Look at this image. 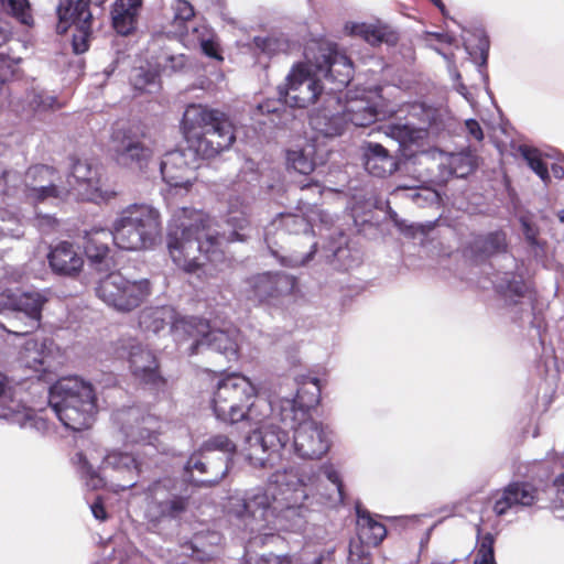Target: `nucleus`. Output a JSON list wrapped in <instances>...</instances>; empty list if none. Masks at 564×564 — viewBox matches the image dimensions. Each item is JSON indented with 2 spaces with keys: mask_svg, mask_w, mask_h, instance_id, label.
<instances>
[{
  "mask_svg": "<svg viewBox=\"0 0 564 564\" xmlns=\"http://www.w3.org/2000/svg\"><path fill=\"white\" fill-rule=\"evenodd\" d=\"M254 46L263 54L273 56L285 51L286 44L282 40L273 36H256L253 39Z\"/></svg>",
  "mask_w": 564,
  "mask_h": 564,
  "instance_id": "603ef678",
  "label": "nucleus"
},
{
  "mask_svg": "<svg viewBox=\"0 0 564 564\" xmlns=\"http://www.w3.org/2000/svg\"><path fill=\"white\" fill-rule=\"evenodd\" d=\"M200 449L209 455H215L216 451L232 455L236 453L237 446L227 435L217 434L205 441Z\"/></svg>",
  "mask_w": 564,
  "mask_h": 564,
  "instance_id": "09e8293b",
  "label": "nucleus"
},
{
  "mask_svg": "<svg viewBox=\"0 0 564 564\" xmlns=\"http://www.w3.org/2000/svg\"><path fill=\"white\" fill-rule=\"evenodd\" d=\"M172 486L170 478L159 479L149 486L147 518L150 522L176 519L187 510L189 498L171 492Z\"/></svg>",
  "mask_w": 564,
  "mask_h": 564,
  "instance_id": "f3484780",
  "label": "nucleus"
},
{
  "mask_svg": "<svg viewBox=\"0 0 564 564\" xmlns=\"http://www.w3.org/2000/svg\"><path fill=\"white\" fill-rule=\"evenodd\" d=\"M246 564H272L271 553L268 555L250 557L246 561Z\"/></svg>",
  "mask_w": 564,
  "mask_h": 564,
  "instance_id": "774afa93",
  "label": "nucleus"
},
{
  "mask_svg": "<svg viewBox=\"0 0 564 564\" xmlns=\"http://www.w3.org/2000/svg\"><path fill=\"white\" fill-rule=\"evenodd\" d=\"M228 457L209 455L199 448L185 465L187 480L197 486H215L228 474Z\"/></svg>",
  "mask_w": 564,
  "mask_h": 564,
  "instance_id": "412c9836",
  "label": "nucleus"
},
{
  "mask_svg": "<svg viewBox=\"0 0 564 564\" xmlns=\"http://www.w3.org/2000/svg\"><path fill=\"white\" fill-rule=\"evenodd\" d=\"M159 75L144 67L134 68L130 75V83L139 93H151L152 87L158 86Z\"/></svg>",
  "mask_w": 564,
  "mask_h": 564,
  "instance_id": "49530a36",
  "label": "nucleus"
},
{
  "mask_svg": "<svg viewBox=\"0 0 564 564\" xmlns=\"http://www.w3.org/2000/svg\"><path fill=\"white\" fill-rule=\"evenodd\" d=\"M468 135L480 142L484 140V131L479 122L475 119H468L465 122Z\"/></svg>",
  "mask_w": 564,
  "mask_h": 564,
  "instance_id": "052dcab7",
  "label": "nucleus"
},
{
  "mask_svg": "<svg viewBox=\"0 0 564 564\" xmlns=\"http://www.w3.org/2000/svg\"><path fill=\"white\" fill-rule=\"evenodd\" d=\"M175 228L167 235L173 262L188 274L208 273V264L225 260L223 237L207 232L209 217L202 210L181 208L174 214Z\"/></svg>",
  "mask_w": 564,
  "mask_h": 564,
  "instance_id": "f257e3e1",
  "label": "nucleus"
},
{
  "mask_svg": "<svg viewBox=\"0 0 564 564\" xmlns=\"http://www.w3.org/2000/svg\"><path fill=\"white\" fill-rule=\"evenodd\" d=\"M555 496L551 501L553 511H564V473L557 475L553 480Z\"/></svg>",
  "mask_w": 564,
  "mask_h": 564,
  "instance_id": "864d4df0",
  "label": "nucleus"
},
{
  "mask_svg": "<svg viewBox=\"0 0 564 564\" xmlns=\"http://www.w3.org/2000/svg\"><path fill=\"white\" fill-rule=\"evenodd\" d=\"M83 474L87 486L94 490L109 487L123 491L137 485L140 465L131 454L112 452L105 457L98 470L84 459Z\"/></svg>",
  "mask_w": 564,
  "mask_h": 564,
  "instance_id": "9d476101",
  "label": "nucleus"
},
{
  "mask_svg": "<svg viewBox=\"0 0 564 564\" xmlns=\"http://www.w3.org/2000/svg\"><path fill=\"white\" fill-rule=\"evenodd\" d=\"M45 299L39 293H23L15 301L17 311L24 313L30 318V327L17 334H29L40 326L42 310Z\"/></svg>",
  "mask_w": 564,
  "mask_h": 564,
  "instance_id": "c9c22d12",
  "label": "nucleus"
},
{
  "mask_svg": "<svg viewBox=\"0 0 564 564\" xmlns=\"http://www.w3.org/2000/svg\"><path fill=\"white\" fill-rule=\"evenodd\" d=\"M116 245L115 228L112 230L105 228H93L86 231L84 236V251L91 264L97 270H108L112 267L113 260L110 257V243Z\"/></svg>",
  "mask_w": 564,
  "mask_h": 564,
  "instance_id": "5701e85b",
  "label": "nucleus"
},
{
  "mask_svg": "<svg viewBox=\"0 0 564 564\" xmlns=\"http://www.w3.org/2000/svg\"><path fill=\"white\" fill-rule=\"evenodd\" d=\"M257 394V388L247 377L229 373L217 383L212 405L217 420L226 424L242 422V410Z\"/></svg>",
  "mask_w": 564,
  "mask_h": 564,
  "instance_id": "f8f14e48",
  "label": "nucleus"
},
{
  "mask_svg": "<svg viewBox=\"0 0 564 564\" xmlns=\"http://www.w3.org/2000/svg\"><path fill=\"white\" fill-rule=\"evenodd\" d=\"M91 512L94 517L100 521L107 519L108 514L101 498L98 497L96 501L91 505Z\"/></svg>",
  "mask_w": 564,
  "mask_h": 564,
  "instance_id": "e2e57ef3",
  "label": "nucleus"
},
{
  "mask_svg": "<svg viewBox=\"0 0 564 564\" xmlns=\"http://www.w3.org/2000/svg\"><path fill=\"white\" fill-rule=\"evenodd\" d=\"M51 352L44 343L26 340L19 354V361L28 369L40 375L46 373L51 368Z\"/></svg>",
  "mask_w": 564,
  "mask_h": 564,
  "instance_id": "473e14b6",
  "label": "nucleus"
},
{
  "mask_svg": "<svg viewBox=\"0 0 564 564\" xmlns=\"http://www.w3.org/2000/svg\"><path fill=\"white\" fill-rule=\"evenodd\" d=\"M364 150V165L366 171L376 177H386L399 167L397 159L380 143L366 142Z\"/></svg>",
  "mask_w": 564,
  "mask_h": 564,
  "instance_id": "c85d7f7f",
  "label": "nucleus"
},
{
  "mask_svg": "<svg viewBox=\"0 0 564 564\" xmlns=\"http://www.w3.org/2000/svg\"><path fill=\"white\" fill-rule=\"evenodd\" d=\"M288 161L296 172L304 175L311 174L316 166L314 155L306 153L305 150L290 151Z\"/></svg>",
  "mask_w": 564,
  "mask_h": 564,
  "instance_id": "8fccbe9b",
  "label": "nucleus"
},
{
  "mask_svg": "<svg viewBox=\"0 0 564 564\" xmlns=\"http://www.w3.org/2000/svg\"><path fill=\"white\" fill-rule=\"evenodd\" d=\"M69 177L78 185H86L87 188H96L98 183L97 171L86 160L74 161Z\"/></svg>",
  "mask_w": 564,
  "mask_h": 564,
  "instance_id": "a18cd8bd",
  "label": "nucleus"
},
{
  "mask_svg": "<svg viewBox=\"0 0 564 564\" xmlns=\"http://www.w3.org/2000/svg\"><path fill=\"white\" fill-rule=\"evenodd\" d=\"M333 435L334 432L329 429L328 425H323L322 423H319V457L328 453V451L330 449L333 444Z\"/></svg>",
  "mask_w": 564,
  "mask_h": 564,
  "instance_id": "13d9d810",
  "label": "nucleus"
},
{
  "mask_svg": "<svg viewBox=\"0 0 564 564\" xmlns=\"http://www.w3.org/2000/svg\"><path fill=\"white\" fill-rule=\"evenodd\" d=\"M142 3V0H115L110 14L118 34L127 36L135 31Z\"/></svg>",
  "mask_w": 564,
  "mask_h": 564,
  "instance_id": "c756f323",
  "label": "nucleus"
},
{
  "mask_svg": "<svg viewBox=\"0 0 564 564\" xmlns=\"http://www.w3.org/2000/svg\"><path fill=\"white\" fill-rule=\"evenodd\" d=\"M174 311L169 306L145 307L139 314V326L144 332L159 334L167 325L172 326Z\"/></svg>",
  "mask_w": 564,
  "mask_h": 564,
  "instance_id": "f704fd0d",
  "label": "nucleus"
},
{
  "mask_svg": "<svg viewBox=\"0 0 564 564\" xmlns=\"http://www.w3.org/2000/svg\"><path fill=\"white\" fill-rule=\"evenodd\" d=\"M449 166L457 177H466L476 170L477 158L470 152L458 153L452 155Z\"/></svg>",
  "mask_w": 564,
  "mask_h": 564,
  "instance_id": "de8ad7c7",
  "label": "nucleus"
},
{
  "mask_svg": "<svg viewBox=\"0 0 564 564\" xmlns=\"http://www.w3.org/2000/svg\"><path fill=\"white\" fill-rule=\"evenodd\" d=\"M474 564H497L495 553L476 552Z\"/></svg>",
  "mask_w": 564,
  "mask_h": 564,
  "instance_id": "69168bd1",
  "label": "nucleus"
},
{
  "mask_svg": "<svg viewBox=\"0 0 564 564\" xmlns=\"http://www.w3.org/2000/svg\"><path fill=\"white\" fill-rule=\"evenodd\" d=\"M294 429V447L297 454L303 458H312L315 454V442L308 436V431L313 429V423H300Z\"/></svg>",
  "mask_w": 564,
  "mask_h": 564,
  "instance_id": "c03bdc74",
  "label": "nucleus"
},
{
  "mask_svg": "<svg viewBox=\"0 0 564 564\" xmlns=\"http://www.w3.org/2000/svg\"><path fill=\"white\" fill-rule=\"evenodd\" d=\"M539 500V488L527 480H513L496 494L492 511L497 517L506 516L511 509L533 507Z\"/></svg>",
  "mask_w": 564,
  "mask_h": 564,
  "instance_id": "4be33fe9",
  "label": "nucleus"
},
{
  "mask_svg": "<svg viewBox=\"0 0 564 564\" xmlns=\"http://www.w3.org/2000/svg\"><path fill=\"white\" fill-rule=\"evenodd\" d=\"M319 55V75H323L319 77V105L328 102L339 109V94H343L352 78V62L338 44L321 39Z\"/></svg>",
  "mask_w": 564,
  "mask_h": 564,
  "instance_id": "1a4fd4ad",
  "label": "nucleus"
},
{
  "mask_svg": "<svg viewBox=\"0 0 564 564\" xmlns=\"http://www.w3.org/2000/svg\"><path fill=\"white\" fill-rule=\"evenodd\" d=\"M107 0H59L56 8V32L66 34L74 26L72 47L75 54L89 50L93 39L94 15L90 7L102 8Z\"/></svg>",
  "mask_w": 564,
  "mask_h": 564,
  "instance_id": "ddd939ff",
  "label": "nucleus"
},
{
  "mask_svg": "<svg viewBox=\"0 0 564 564\" xmlns=\"http://www.w3.org/2000/svg\"><path fill=\"white\" fill-rule=\"evenodd\" d=\"M147 139L145 128L139 124L116 129L109 139L108 156L121 169L144 171L153 156Z\"/></svg>",
  "mask_w": 564,
  "mask_h": 564,
  "instance_id": "9b49d317",
  "label": "nucleus"
},
{
  "mask_svg": "<svg viewBox=\"0 0 564 564\" xmlns=\"http://www.w3.org/2000/svg\"><path fill=\"white\" fill-rule=\"evenodd\" d=\"M13 387L10 379L0 372V399L12 398Z\"/></svg>",
  "mask_w": 564,
  "mask_h": 564,
  "instance_id": "680f3d73",
  "label": "nucleus"
},
{
  "mask_svg": "<svg viewBox=\"0 0 564 564\" xmlns=\"http://www.w3.org/2000/svg\"><path fill=\"white\" fill-rule=\"evenodd\" d=\"M243 292L258 305H276L299 292L297 279L282 271L257 273L245 280Z\"/></svg>",
  "mask_w": 564,
  "mask_h": 564,
  "instance_id": "dca6fc26",
  "label": "nucleus"
},
{
  "mask_svg": "<svg viewBox=\"0 0 564 564\" xmlns=\"http://www.w3.org/2000/svg\"><path fill=\"white\" fill-rule=\"evenodd\" d=\"M181 129L188 149L202 159H214L236 141L235 127L227 113L199 104L186 107Z\"/></svg>",
  "mask_w": 564,
  "mask_h": 564,
  "instance_id": "f03ea898",
  "label": "nucleus"
},
{
  "mask_svg": "<svg viewBox=\"0 0 564 564\" xmlns=\"http://www.w3.org/2000/svg\"><path fill=\"white\" fill-rule=\"evenodd\" d=\"M322 471L329 482V488L325 492L319 491V502L329 507L344 505L346 494L341 476L332 465L322 467Z\"/></svg>",
  "mask_w": 564,
  "mask_h": 564,
  "instance_id": "e433bc0d",
  "label": "nucleus"
},
{
  "mask_svg": "<svg viewBox=\"0 0 564 564\" xmlns=\"http://www.w3.org/2000/svg\"><path fill=\"white\" fill-rule=\"evenodd\" d=\"M200 48H202V52L210 58H215L217 61L224 59L221 52H220L219 43L215 40L214 36H212L209 39H203L200 41Z\"/></svg>",
  "mask_w": 564,
  "mask_h": 564,
  "instance_id": "6e6d98bb",
  "label": "nucleus"
},
{
  "mask_svg": "<svg viewBox=\"0 0 564 564\" xmlns=\"http://www.w3.org/2000/svg\"><path fill=\"white\" fill-rule=\"evenodd\" d=\"M47 261L52 272L61 276L77 278L84 268L83 257L68 241H62L52 247Z\"/></svg>",
  "mask_w": 564,
  "mask_h": 564,
  "instance_id": "a878e982",
  "label": "nucleus"
},
{
  "mask_svg": "<svg viewBox=\"0 0 564 564\" xmlns=\"http://www.w3.org/2000/svg\"><path fill=\"white\" fill-rule=\"evenodd\" d=\"M519 152L525 160L529 167L545 183L551 182V176L546 163L543 161L540 150L529 145H520Z\"/></svg>",
  "mask_w": 564,
  "mask_h": 564,
  "instance_id": "79ce46f5",
  "label": "nucleus"
},
{
  "mask_svg": "<svg viewBox=\"0 0 564 564\" xmlns=\"http://www.w3.org/2000/svg\"><path fill=\"white\" fill-rule=\"evenodd\" d=\"M357 514V535L360 542L367 546H377L387 536V528L383 523L377 521L371 513L361 508L356 507Z\"/></svg>",
  "mask_w": 564,
  "mask_h": 564,
  "instance_id": "2f4dec72",
  "label": "nucleus"
},
{
  "mask_svg": "<svg viewBox=\"0 0 564 564\" xmlns=\"http://www.w3.org/2000/svg\"><path fill=\"white\" fill-rule=\"evenodd\" d=\"M496 291L512 304H518L529 291V286L521 274L505 273L496 283Z\"/></svg>",
  "mask_w": 564,
  "mask_h": 564,
  "instance_id": "4c0bfd02",
  "label": "nucleus"
},
{
  "mask_svg": "<svg viewBox=\"0 0 564 564\" xmlns=\"http://www.w3.org/2000/svg\"><path fill=\"white\" fill-rule=\"evenodd\" d=\"M242 422L248 423L250 427L262 426L272 414L271 403L257 395L252 398L242 410Z\"/></svg>",
  "mask_w": 564,
  "mask_h": 564,
  "instance_id": "58836bf2",
  "label": "nucleus"
},
{
  "mask_svg": "<svg viewBox=\"0 0 564 564\" xmlns=\"http://www.w3.org/2000/svg\"><path fill=\"white\" fill-rule=\"evenodd\" d=\"M289 433L273 424L259 429L258 445L264 457H257L262 467L273 468L281 464L283 452L289 443Z\"/></svg>",
  "mask_w": 564,
  "mask_h": 564,
  "instance_id": "393cba45",
  "label": "nucleus"
},
{
  "mask_svg": "<svg viewBox=\"0 0 564 564\" xmlns=\"http://www.w3.org/2000/svg\"><path fill=\"white\" fill-rule=\"evenodd\" d=\"M226 223L232 228L229 240L245 241L247 239L245 230L249 227L250 221L246 206L240 209L230 207L226 216Z\"/></svg>",
  "mask_w": 564,
  "mask_h": 564,
  "instance_id": "ea45409f",
  "label": "nucleus"
},
{
  "mask_svg": "<svg viewBox=\"0 0 564 564\" xmlns=\"http://www.w3.org/2000/svg\"><path fill=\"white\" fill-rule=\"evenodd\" d=\"M50 405L62 424L73 431L90 429L98 411L93 384L79 377H64L50 389Z\"/></svg>",
  "mask_w": 564,
  "mask_h": 564,
  "instance_id": "20e7f679",
  "label": "nucleus"
},
{
  "mask_svg": "<svg viewBox=\"0 0 564 564\" xmlns=\"http://www.w3.org/2000/svg\"><path fill=\"white\" fill-rule=\"evenodd\" d=\"M346 28L349 29L351 35L358 36L371 45L388 42V31L383 26L368 23H352L350 26Z\"/></svg>",
  "mask_w": 564,
  "mask_h": 564,
  "instance_id": "a19ab883",
  "label": "nucleus"
},
{
  "mask_svg": "<svg viewBox=\"0 0 564 564\" xmlns=\"http://www.w3.org/2000/svg\"><path fill=\"white\" fill-rule=\"evenodd\" d=\"M229 514L239 520L250 532L267 529L291 531V524L285 523L267 486L235 499L230 503Z\"/></svg>",
  "mask_w": 564,
  "mask_h": 564,
  "instance_id": "6e6552de",
  "label": "nucleus"
},
{
  "mask_svg": "<svg viewBox=\"0 0 564 564\" xmlns=\"http://www.w3.org/2000/svg\"><path fill=\"white\" fill-rule=\"evenodd\" d=\"M430 127V111L421 104L412 105L406 122L395 127V134L400 140V147L404 158L412 159L417 154L426 153Z\"/></svg>",
  "mask_w": 564,
  "mask_h": 564,
  "instance_id": "a211bd4d",
  "label": "nucleus"
},
{
  "mask_svg": "<svg viewBox=\"0 0 564 564\" xmlns=\"http://www.w3.org/2000/svg\"><path fill=\"white\" fill-rule=\"evenodd\" d=\"M12 35L11 25L7 20L0 18V46L6 44Z\"/></svg>",
  "mask_w": 564,
  "mask_h": 564,
  "instance_id": "0e129e2a",
  "label": "nucleus"
},
{
  "mask_svg": "<svg viewBox=\"0 0 564 564\" xmlns=\"http://www.w3.org/2000/svg\"><path fill=\"white\" fill-rule=\"evenodd\" d=\"M280 98L292 108H306L317 99V78L313 76L312 65L300 62L286 77V84L279 87Z\"/></svg>",
  "mask_w": 564,
  "mask_h": 564,
  "instance_id": "6ab92c4d",
  "label": "nucleus"
},
{
  "mask_svg": "<svg viewBox=\"0 0 564 564\" xmlns=\"http://www.w3.org/2000/svg\"><path fill=\"white\" fill-rule=\"evenodd\" d=\"M187 64V56L185 54L169 55L165 57L163 65L164 70L171 73L182 72Z\"/></svg>",
  "mask_w": 564,
  "mask_h": 564,
  "instance_id": "4d7b16f0",
  "label": "nucleus"
},
{
  "mask_svg": "<svg viewBox=\"0 0 564 564\" xmlns=\"http://www.w3.org/2000/svg\"><path fill=\"white\" fill-rule=\"evenodd\" d=\"M116 246L123 250L152 248L161 237L160 213L145 204H132L113 223Z\"/></svg>",
  "mask_w": 564,
  "mask_h": 564,
  "instance_id": "423d86ee",
  "label": "nucleus"
},
{
  "mask_svg": "<svg viewBox=\"0 0 564 564\" xmlns=\"http://www.w3.org/2000/svg\"><path fill=\"white\" fill-rule=\"evenodd\" d=\"M495 536L488 532L479 538L478 546L476 552L495 553Z\"/></svg>",
  "mask_w": 564,
  "mask_h": 564,
  "instance_id": "bf43d9fd",
  "label": "nucleus"
},
{
  "mask_svg": "<svg viewBox=\"0 0 564 564\" xmlns=\"http://www.w3.org/2000/svg\"><path fill=\"white\" fill-rule=\"evenodd\" d=\"M2 9L19 23L32 26L34 18L29 0H0Z\"/></svg>",
  "mask_w": 564,
  "mask_h": 564,
  "instance_id": "37998d69",
  "label": "nucleus"
},
{
  "mask_svg": "<svg viewBox=\"0 0 564 564\" xmlns=\"http://www.w3.org/2000/svg\"><path fill=\"white\" fill-rule=\"evenodd\" d=\"M264 238L271 253L288 267L305 265L317 250L312 225L297 214H279L267 227Z\"/></svg>",
  "mask_w": 564,
  "mask_h": 564,
  "instance_id": "7ed1b4c3",
  "label": "nucleus"
},
{
  "mask_svg": "<svg viewBox=\"0 0 564 564\" xmlns=\"http://www.w3.org/2000/svg\"><path fill=\"white\" fill-rule=\"evenodd\" d=\"M57 170L45 164L31 165L24 177V194L32 204H40L48 198L66 199L69 189L59 187L55 184Z\"/></svg>",
  "mask_w": 564,
  "mask_h": 564,
  "instance_id": "aec40b11",
  "label": "nucleus"
},
{
  "mask_svg": "<svg viewBox=\"0 0 564 564\" xmlns=\"http://www.w3.org/2000/svg\"><path fill=\"white\" fill-rule=\"evenodd\" d=\"M507 249V235L502 230L478 235L468 245V250L475 261H485L492 256L505 253Z\"/></svg>",
  "mask_w": 564,
  "mask_h": 564,
  "instance_id": "7c9ffc66",
  "label": "nucleus"
},
{
  "mask_svg": "<svg viewBox=\"0 0 564 564\" xmlns=\"http://www.w3.org/2000/svg\"><path fill=\"white\" fill-rule=\"evenodd\" d=\"M160 170L164 182L171 187L187 189L196 180L195 170L188 164L186 154L181 150L165 153Z\"/></svg>",
  "mask_w": 564,
  "mask_h": 564,
  "instance_id": "b1692460",
  "label": "nucleus"
},
{
  "mask_svg": "<svg viewBox=\"0 0 564 564\" xmlns=\"http://www.w3.org/2000/svg\"><path fill=\"white\" fill-rule=\"evenodd\" d=\"M381 87L348 91L345 95V102L339 94L340 108L329 106L328 102L319 105V134L327 138L340 135L345 126L350 122L355 127H368L379 119V104L381 99Z\"/></svg>",
  "mask_w": 564,
  "mask_h": 564,
  "instance_id": "39448f33",
  "label": "nucleus"
},
{
  "mask_svg": "<svg viewBox=\"0 0 564 564\" xmlns=\"http://www.w3.org/2000/svg\"><path fill=\"white\" fill-rule=\"evenodd\" d=\"M205 350L221 354L227 360H236L239 348L236 340L227 332L210 329L209 327L203 339L196 344H191L188 354L192 356Z\"/></svg>",
  "mask_w": 564,
  "mask_h": 564,
  "instance_id": "cd10ccee",
  "label": "nucleus"
},
{
  "mask_svg": "<svg viewBox=\"0 0 564 564\" xmlns=\"http://www.w3.org/2000/svg\"><path fill=\"white\" fill-rule=\"evenodd\" d=\"M173 10V24L180 29H185L186 22L195 17V10L192 3L187 0H174L172 3Z\"/></svg>",
  "mask_w": 564,
  "mask_h": 564,
  "instance_id": "3c124183",
  "label": "nucleus"
},
{
  "mask_svg": "<svg viewBox=\"0 0 564 564\" xmlns=\"http://www.w3.org/2000/svg\"><path fill=\"white\" fill-rule=\"evenodd\" d=\"M116 422L128 443L150 442L152 438L151 419L138 409L118 411Z\"/></svg>",
  "mask_w": 564,
  "mask_h": 564,
  "instance_id": "bb28decb",
  "label": "nucleus"
},
{
  "mask_svg": "<svg viewBox=\"0 0 564 564\" xmlns=\"http://www.w3.org/2000/svg\"><path fill=\"white\" fill-rule=\"evenodd\" d=\"M151 291V282L148 279L132 281L120 272H110L96 286L97 297L121 313H130L141 306Z\"/></svg>",
  "mask_w": 564,
  "mask_h": 564,
  "instance_id": "4468645a",
  "label": "nucleus"
},
{
  "mask_svg": "<svg viewBox=\"0 0 564 564\" xmlns=\"http://www.w3.org/2000/svg\"><path fill=\"white\" fill-rule=\"evenodd\" d=\"M523 231L525 239L531 246H535L538 243L536 236L538 231L527 221H523Z\"/></svg>",
  "mask_w": 564,
  "mask_h": 564,
  "instance_id": "338daca9",
  "label": "nucleus"
},
{
  "mask_svg": "<svg viewBox=\"0 0 564 564\" xmlns=\"http://www.w3.org/2000/svg\"><path fill=\"white\" fill-rule=\"evenodd\" d=\"M313 478L304 476L299 468H285L274 471L267 487L274 497L285 523L291 524V531L301 529L304 521V501L308 498Z\"/></svg>",
  "mask_w": 564,
  "mask_h": 564,
  "instance_id": "0eeeda50",
  "label": "nucleus"
},
{
  "mask_svg": "<svg viewBox=\"0 0 564 564\" xmlns=\"http://www.w3.org/2000/svg\"><path fill=\"white\" fill-rule=\"evenodd\" d=\"M119 358H127L130 371L141 384L154 390H164L166 379L161 375L154 352L135 338H121L116 344Z\"/></svg>",
  "mask_w": 564,
  "mask_h": 564,
  "instance_id": "2eb2a0df",
  "label": "nucleus"
},
{
  "mask_svg": "<svg viewBox=\"0 0 564 564\" xmlns=\"http://www.w3.org/2000/svg\"><path fill=\"white\" fill-rule=\"evenodd\" d=\"M209 328V323L198 317H175L171 332L176 340L183 341L192 339L196 344L203 339Z\"/></svg>",
  "mask_w": 564,
  "mask_h": 564,
  "instance_id": "72a5a7b5",
  "label": "nucleus"
},
{
  "mask_svg": "<svg viewBox=\"0 0 564 564\" xmlns=\"http://www.w3.org/2000/svg\"><path fill=\"white\" fill-rule=\"evenodd\" d=\"M55 101V97L47 96L44 93L32 91L29 95V104L35 111L52 108Z\"/></svg>",
  "mask_w": 564,
  "mask_h": 564,
  "instance_id": "5fc2aeb1",
  "label": "nucleus"
}]
</instances>
